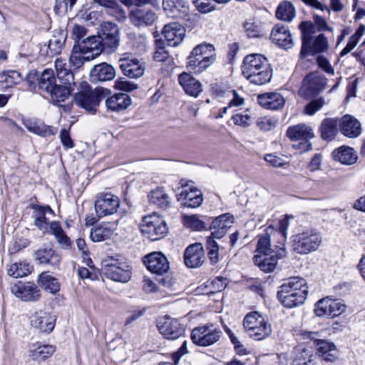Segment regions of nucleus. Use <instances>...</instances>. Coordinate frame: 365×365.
I'll return each mask as SVG.
<instances>
[{
	"label": "nucleus",
	"mask_w": 365,
	"mask_h": 365,
	"mask_svg": "<svg viewBox=\"0 0 365 365\" xmlns=\"http://www.w3.org/2000/svg\"><path fill=\"white\" fill-rule=\"evenodd\" d=\"M293 237V250L300 255L316 251L322 242L321 233L314 229L307 230Z\"/></svg>",
	"instance_id": "0eeeda50"
},
{
	"label": "nucleus",
	"mask_w": 365,
	"mask_h": 365,
	"mask_svg": "<svg viewBox=\"0 0 365 365\" xmlns=\"http://www.w3.org/2000/svg\"><path fill=\"white\" fill-rule=\"evenodd\" d=\"M162 34L170 46H178L185 36V28L178 22H172L164 26Z\"/></svg>",
	"instance_id": "4be33fe9"
},
{
	"label": "nucleus",
	"mask_w": 365,
	"mask_h": 365,
	"mask_svg": "<svg viewBox=\"0 0 365 365\" xmlns=\"http://www.w3.org/2000/svg\"><path fill=\"white\" fill-rule=\"evenodd\" d=\"M74 44L83 51V55H86V61H91L96 58L105 49L101 41L97 36H88L79 43H75Z\"/></svg>",
	"instance_id": "a211bd4d"
},
{
	"label": "nucleus",
	"mask_w": 365,
	"mask_h": 365,
	"mask_svg": "<svg viewBox=\"0 0 365 365\" xmlns=\"http://www.w3.org/2000/svg\"><path fill=\"white\" fill-rule=\"evenodd\" d=\"M178 81L185 92L189 96L197 97L202 91V83L188 73H181L178 76Z\"/></svg>",
	"instance_id": "c85d7f7f"
},
{
	"label": "nucleus",
	"mask_w": 365,
	"mask_h": 365,
	"mask_svg": "<svg viewBox=\"0 0 365 365\" xmlns=\"http://www.w3.org/2000/svg\"><path fill=\"white\" fill-rule=\"evenodd\" d=\"M157 327L160 333L170 340H175L183 336L185 332L184 324H181L178 319L167 315L158 320Z\"/></svg>",
	"instance_id": "f8f14e48"
},
{
	"label": "nucleus",
	"mask_w": 365,
	"mask_h": 365,
	"mask_svg": "<svg viewBox=\"0 0 365 365\" xmlns=\"http://www.w3.org/2000/svg\"><path fill=\"white\" fill-rule=\"evenodd\" d=\"M55 318L51 314L39 311L31 317V324L41 332L50 333L55 327Z\"/></svg>",
	"instance_id": "393cba45"
},
{
	"label": "nucleus",
	"mask_w": 365,
	"mask_h": 365,
	"mask_svg": "<svg viewBox=\"0 0 365 365\" xmlns=\"http://www.w3.org/2000/svg\"><path fill=\"white\" fill-rule=\"evenodd\" d=\"M131 102V98L128 94L117 93L106 99V107L108 110L120 112L128 108Z\"/></svg>",
	"instance_id": "473e14b6"
},
{
	"label": "nucleus",
	"mask_w": 365,
	"mask_h": 365,
	"mask_svg": "<svg viewBox=\"0 0 365 365\" xmlns=\"http://www.w3.org/2000/svg\"><path fill=\"white\" fill-rule=\"evenodd\" d=\"M140 230L144 236L155 241L163 238L167 235L168 228L165 221L153 213L143 218Z\"/></svg>",
	"instance_id": "6e6552de"
},
{
	"label": "nucleus",
	"mask_w": 365,
	"mask_h": 365,
	"mask_svg": "<svg viewBox=\"0 0 365 365\" xmlns=\"http://www.w3.org/2000/svg\"><path fill=\"white\" fill-rule=\"evenodd\" d=\"M73 86L56 84L48 92L52 101L54 103H60L68 99L73 90Z\"/></svg>",
	"instance_id": "ea45409f"
},
{
	"label": "nucleus",
	"mask_w": 365,
	"mask_h": 365,
	"mask_svg": "<svg viewBox=\"0 0 365 365\" xmlns=\"http://www.w3.org/2000/svg\"><path fill=\"white\" fill-rule=\"evenodd\" d=\"M163 7L166 11L177 10L184 14L187 12L189 4L185 0H163Z\"/></svg>",
	"instance_id": "864d4df0"
},
{
	"label": "nucleus",
	"mask_w": 365,
	"mask_h": 365,
	"mask_svg": "<svg viewBox=\"0 0 365 365\" xmlns=\"http://www.w3.org/2000/svg\"><path fill=\"white\" fill-rule=\"evenodd\" d=\"M11 293L24 302H37L41 298V290L33 282H18L11 287Z\"/></svg>",
	"instance_id": "dca6fc26"
},
{
	"label": "nucleus",
	"mask_w": 365,
	"mask_h": 365,
	"mask_svg": "<svg viewBox=\"0 0 365 365\" xmlns=\"http://www.w3.org/2000/svg\"><path fill=\"white\" fill-rule=\"evenodd\" d=\"M31 208L34 210L33 217L34 218V225L43 234H46L51 227V221L46 217V214L54 215V211L49 205H41L38 204H31Z\"/></svg>",
	"instance_id": "6ab92c4d"
},
{
	"label": "nucleus",
	"mask_w": 365,
	"mask_h": 365,
	"mask_svg": "<svg viewBox=\"0 0 365 365\" xmlns=\"http://www.w3.org/2000/svg\"><path fill=\"white\" fill-rule=\"evenodd\" d=\"M327 84V79L318 72L307 74L302 81L299 91L300 96L304 98H312L322 92Z\"/></svg>",
	"instance_id": "9b49d317"
},
{
	"label": "nucleus",
	"mask_w": 365,
	"mask_h": 365,
	"mask_svg": "<svg viewBox=\"0 0 365 365\" xmlns=\"http://www.w3.org/2000/svg\"><path fill=\"white\" fill-rule=\"evenodd\" d=\"M302 34V48L300 55L302 57L308 54L324 53L328 51L329 41L324 34L314 36L315 26L310 21H302L299 25Z\"/></svg>",
	"instance_id": "f03ea898"
},
{
	"label": "nucleus",
	"mask_w": 365,
	"mask_h": 365,
	"mask_svg": "<svg viewBox=\"0 0 365 365\" xmlns=\"http://www.w3.org/2000/svg\"><path fill=\"white\" fill-rule=\"evenodd\" d=\"M243 326L249 336L256 340H262L272 333V327L258 312L247 314L243 320Z\"/></svg>",
	"instance_id": "423d86ee"
},
{
	"label": "nucleus",
	"mask_w": 365,
	"mask_h": 365,
	"mask_svg": "<svg viewBox=\"0 0 365 365\" xmlns=\"http://www.w3.org/2000/svg\"><path fill=\"white\" fill-rule=\"evenodd\" d=\"M277 124V120L269 118L267 117H263L259 118L257 122V126L263 131H269L275 128Z\"/></svg>",
	"instance_id": "69168bd1"
},
{
	"label": "nucleus",
	"mask_w": 365,
	"mask_h": 365,
	"mask_svg": "<svg viewBox=\"0 0 365 365\" xmlns=\"http://www.w3.org/2000/svg\"><path fill=\"white\" fill-rule=\"evenodd\" d=\"M32 266L26 261H20L6 266L7 274L14 278L24 277L32 271Z\"/></svg>",
	"instance_id": "58836bf2"
},
{
	"label": "nucleus",
	"mask_w": 365,
	"mask_h": 365,
	"mask_svg": "<svg viewBox=\"0 0 365 365\" xmlns=\"http://www.w3.org/2000/svg\"><path fill=\"white\" fill-rule=\"evenodd\" d=\"M314 22L312 24L315 26V33L317 31H328L330 32H333V29L328 26L327 21L324 18L319 16L314 15L313 16Z\"/></svg>",
	"instance_id": "338daca9"
},
{
	"label": "nucleus",
	"mask_w": 365,
	"mask_h": 365,
	"mask_svg": "<svg viewBox=\"0 0 365 365\" xmlns=\"http://www.w3.org/2000/svg\"><path fill=\"white\" fill-rule=\"evenodd\" d=\"M259 104L267 109L278 110L282 108L284 103V98L279 93H266L257 97Z\"/></svg>",
	"instance_id": "2f4dec72"
},
{
	"label": "nucleus",
	"mask_w": 365,
	"mask_h": 365,
	"mask_svg": "<svg viewBox=\"0 0 365 365\" xmlns=\"http://www.w3.org/2000/svg\"><path fill=\"white\" fill-rule=\"evenodd\" d=\"M55 351V346L49 344H42L31 349L29 356L33 360L41 361L51 357Z\"/></svg>",
	"instance_id": "37998d69"
},
{
	"label": "nucleus",
	"mask_w": 365,
	"mask_h": 365,
	"mask_svg": "<svg viewBox=\"0 0 365 365\" xmlns=\"http://www.w3.org/2000/svg\"><path fill=\"white\" fill-rule=\"evenodd\" d=\"M68 67L69 66L63 59L57 58L55 61L56 75L60 82L73 86L75 85L74 74Z\"/></svg>",
	"instance_id": "c9c22d12"
},
{
	"label": "nucleus",
	"mask_w": 365,
	"mask_h": 365,
	"mask_svg": "<svg viewBox=\"0 0 365 365\" xmlns=\"http://www.w3.org/2000/svg\"><path fill=\"white\" fill-rule=\"evenodd\" d=\"M110 233V229L106 226L100 225L91 230L90 237L93 242H102L108 239Z\"/></svg>",
	"instance_id": "13d9d810"
},
{
	"label": "nucleus",
	"mask_w": 365,
	"mask_h": 365,
	"mask_svg": "<svg viewBox=\"0 0 365 365\" xmlns=\"http://www.w3.org/2000/svg\"><path fill=\"white\" fill-rule=\"evenodd\" d=\"M330 299H322L317 302L315 304L314 312L318 317H329V306Z\"/></svg>",
	"instance_id": "0e129e2a"
},
{
	"label": "nucleus",
	"mask_w": 365,
	"mask_h": 365,
	"mask_svg": "<svg viewBox=\"0 0 365 365\" xmlns=\"http://www.w3.org/2000/svg\"><path fill=\"white\" fill-rule=\"evenodd\" d=\"M215 61L213 45L202 43L196 46L187 58V67L195 73H200Z\"/></svg>",
	"instance_id": "7ed1b4c3"
},
{
	"label": "nucleus",
	"mask_w": 365,
	"mask_h": 365,
	"mask_svg": "<svg viewBox=\"0 0 365 365\" xmlns=\"http://www.w3.org/2000/svg\"><path fill=\"white\" fill-rule=\"evenodd\" d=\"M182 191L178 194L180 199L184 200L183 205L196 208L203 202L202 192L194 186L192 180H181L179 182Z\"/></svg>",
	"instance_id": "4468645a"
},
{
	"label": "nucleus",
	"mask_w": 365,
	"mask_h": 365,
	"mask_svg": "<svg viewBox=\"0 0 365 365\" xmlns=\"http://www.w3.org/2000/svg\"><path fill=\"white\" fill-rule=\"evenodd\" d=\"M156 19V14L148 9H135L130 13L131 23L138 27L150 26Z\"/></svg>",
	"instance_id": "cd10ccee"
},
{
	"label": "nucleus",
	"mask_w": 365,
	"mask_h": 365,
	"mask_svg": "<svg viewBox=\"0 0 365 365\" xmlns=\"http://www.w3.org/2000/svg\"><path fill=\"white\" fill-rule=\"evenodd\" d=\"M333 158L342 164L351 165L357 160V155L353 148L341 146L332 152Z\"/></svg>",
	"instance_id": "4c0bfd02"
},
{
	"label": "nucleus",
	"mask_w": 365,
	"mask_h": 365,
	"mask_svg": "<svg viewBox=\"0 0 365 365\" xmlns=\"http://www.w3.org/2000/svg\"><path fill=\"white\" fill-rule=\"evenodd\" d=\"M242 72L251 83L258 86L269 82L272 76V71L267 58L259 53H252L245 57Z\"/></svg>",
	"instance_id": "f257e3e1"
},
{
	"label": "nucleus",
	"mask_w": 365,
	"mask_h": 365,
	"mask_svg": "<svg viewBox=\"0 0 365 365\" xmlns=\"http://www.w3.org/2000/svg\"><path fill=\"white\" fill-rule=\"evenodd\" d=\"M184 225L194 230H201L205 227L204 222L196 215L185 216L183 218Z\"/></svg>",
	"instance_id": "e2e57ef3"
},
{
	"label": "nucleus",
	"mask_w": 365,
	"mask_h": 365,
	"mask_svg": "<svg viewBox=\"0 0 365 365\" xmlns=\"http://www.w3.org/2000/svg\"><path fill=\"white\" fill-rule=\"evenodd\" d=\"M325 99L323 97L312 100L304 108V113L309 115H313L319 110L325 104Z\"/></svg>",
	"instance_id": "bf43d9fd"
},
{
	"label": "nucleus",
	"mask_w": 365,
	"mask_h": 365,
	"mask_svg": "<svg viewBox=\"0 0 365 365\" xmlns=\"http://www.w3.org/2000/svg\"><path fill=\"white\" fill-rule=\"evenodd\" d=\"M97 36L99 37L104 48H108L110 51L117 49L119 46V29L116 24L105 21L103 22L98 32Z\"/></svg>",
	"instance_id": "ddd939ff"
},
{
	"label": "nucleus",
	"mask_w": 365,
	"mask_h": 365,
	"mask_svg": "<svg viewBox=\"0 0 365 365\" xmlns=\"http://www.w3.org/2000/svg\"><path fill=\"white\" fill-rule=\"evenodd\" d=\"M91 80L93 82L108 81L115 76V70L110 64L102 63L96 65L90 72Z\"/></svg>",
	"instance_id": "7c9ffc66"
},
{
	"label": "nucleus",
	"mask_w": 365,
	"mask_h": 365,
	"mask_svg": "<svg viewBox=\"0 0 365 365\" xmlns=\"http://www.w3.org/2000/svg\"><path fill=\"white\" fill-rule=\"evenodd\" d=\"M56 77L54 71L51 68L45 69L39 79H38V88L42 92H48L56 85Z\"/></svg>",
	"instance_id": "de8ad7c7"
},
{
	"label": "nucleus",
	"mask_w": 365,
	"mask_h": 365,
	"mask_svg": "<svg viewBox=\"0 0 365 365\" xmlns=\"http://www.w3.org/2000/svg\"><path fill=\"white\" fill-rule=\"evenodd\" d=\"M104 89L103 88H92L86 83L81 84V91L74 96V103L85 109L90 113H96L97 108L103 99Z\"/></svg>",
	"instance_id": "39448f33"
},
{
	"label": "nucleus",
	"mask_w": 365,
	"mask_h": 365,
	"mask_svg": "<svg viewBox=\"0 0 365 365\" xmlns=\"http://www.w3.org/2000/svg\"><path fill=\"white\" fill-rule=\"evenodd\" d=\"M226 278L217 277L210 282H207V287L210 288V293L222 292L227 286Z\"/></svg>",
	"instance_id": "680f3d73"
},
{
	"label": "nucleus",
	"mask_w": 365,
	"mask_h": 365,
	"mask_svg": "<svg viewBox=\"0 0 365 365\" xmlns=\"http://www.w3.org/2000/svg\"><path fill=\"white\" fill-rule=\"evenodd\" d=\"M315 346L319 357L326 361L333 362L339 357V351L335 344L327 340H316Z\"/></svg>",
	"instance_id": "c756f323"
},
{
	"label": "nucleus",
	"mask_w": 365,
	"mask_h": 365,
	"mask_svg": "<svg viewBox=\"0 0 365 365\" xmlns=\"http://www.w3.org/2000/svg\"><path fill=\"white\" fill-rule=\"evenodd\" d=\"M26 127L29 131L44 138L56 133L55 128L46 125L42 122L29 121L26 124Z\"/></svg>",
	"instance_id": "a18cd8bd"
},
{
	"label": "nucleus",
	"mask_w": 365,
	"mask_h": 365,
	"mask_svg": "<svg viewBox=\"0 0 365 365\" xmlns=\"http://www.w3.org/2000/svg\"><path fill=\"white\" fill-rule=\"evenodd\" d=\"M232 120L235 125L242 128H247L252 125L253 117L249 110H237L232 115Z\"/></svg>",
	"instance_id": "3c124183"
},
{
	"label": "nucleus",
	"mask_w": 365,
	"mask_h": 365,
	"mask_svg": "<svg viewBox=\"0 0 365 365\" xmlns=\"http://www.w3.org/2000/svg\"><path fill=\"white\" fill-rule=\"evenodd\" d=\"M66 39V35L63 31H55L48 41V49L50 55L61 53Z\"/></svg>",
	"instance_id": "49530a36"
},
{
	"label": "nucleus",
	"mask_w": 365,
	"mask_h": 365,
	"mask_svg": "<svg viewBox=\"0 0 365 365\" xmlns=\"http://www.w3.org/2000/svg\"><path fill=\"white\" fill-rule=\"evenodd\" d=\"M148 197L150 203L161 209L165 210L170 205V197L163 188H157L152 190Z\"/></svg>",
	"instance_id": "a19ab883"
},
{
	"label": "nucleus",
	"mask_w": 365,
	"mask_h": 365,
	"mask_svg": "<svg viewBox=\"0 0 365 365\" xmlns=\"http://www.w3.org/2000/svg\"><path fill=\"white\" fill-rule=\"evenodd\" d=\"M35 259L38 264L48 265L53 268L59 266L61 262V255L51 247H42L35 252Z\"/></svg>",
	"instance_id": "b1692460"
},
{
	"label": "nucleus",
	"mask_w": 365,
	"mask_h": 365,
	"mask_svg": "<svg viewBox=\"0 0 365 365\" xmlns=\"http://www.w3.org/2000/svg\"><path fill=\"white\" fill-rule=\"evenodd\" d=\"M207 257L212 264L219 262V245L212 237H207L206 243Z\"/></svg>",
	"instance_id": "6e6d98bb"
},
{
	"label": "nucleus",
	"mask_w": 365,
	"mask_h": 365,
	"mask_svg": "<svg viewBox=\"0 0 365 365\" xmlns=\"http://www.w3.org/2000/svg\"><path fill=\"white\" fill-rule=\"evenodd\" d=\"M146 313V308L142 307H133L128 312V317H126L124 325L130 326L134 322L139 320Z\"/></svg>",
	"instance_id": "4d7b16f0"
},
{
	"label": "nucleus",
	"mask_w": 365,
	"mask_h": 365,
	"mask_svg": "<svg viewBox=\"0 0 365 365\" xmlns=\"http://www.w3.org/2000/svg\"><path fill=\"white\" fill-rule=\"evenodd\" d=\"M312 354L307 349H303L301 353L296 356L293 363L294 365H310L312 362Z\"/></svg>",
	"instance_id": "774afa93"
},
{
	"label": "nucleus",
	"mask_w": 365,
	"mask_h": 365,
	"mask_svg": "<svg viewBox=\"0 0 365 365\" xmlns=\"http://www.w3.org/2000/svg\"><path fill=\"white\" fill-rule=\"evenodd\" d=\"M86 55H83V51L76 45L73 44V49L69 58L70 66L73 70L78 69L86 61Z\"/></svg>",
	"instance_id": "5fc2aeb1"
},
{
	"label": "nucleus",
	"mask_w": 365,
	"mask_h": 365,
	"mask_svg": "<svg viewBox=\"0 0 365 365\" xmlns=\"http://www.w3.org/2000/svg\"><path fill=\"white\" fill-rule=\"evenodd\" d=\"M287 289V287H280L277 292V297L283 306L287 308H293L304 302L308 292H304V290H303L289 294Z\"/></svg>",
	"instance_id": "a878e982"
},
{
	"label": "nucleus",
	"mask_w": 365,
	"mask_h": 365,
	"mask_svg": "<svg viewBox=\"0 0 365 365\" xmlns=\"http://www.w3.org/2000/svg\"><path fill=\"white\" fill-rule=\"evenodd\" d=\"M339 120L334 118H325L321 125V137L328 141L332 140L337 134Z\"/></svg>",
	"instance_id": "79ce46f5"
},
{
	"label": "nucleus",
	"mask_w": 365,
	"mask_h": 365,
	"mask_svg": "<svg viewBox=\"0 0 365 365\" xmlns=\"http://www.w3.org/2000/svg\"><path fill=\"white\" fill-rule=\"evenodd\" d=\"M222 332L220 327L211 323L195 327L191 333L192 342L200 346H210L220 341Z\"/></svg>",
	"instance_id": "1a4fd4ad"
},
{
	"label": "nucleus",
	"mask_w": 365,
	"mask_h": 365,
	"mask_svg": "<svg viewBox=\"0 0 365 365\" xmlns=\"http://www.w3.org/2000/svg\"><path fill=\"white\" fill-rule=\"evenodd\" d=\"M46 233L52 235L59 246L63 250L71 248L72 242L58 221H51V227Z\"/></svg>",
	"instance_id": "f704fd0d"
},
{
	"label": "nucleus",
	"mask_w": 365,
	"mask_h": 365,
	"mask_svg": "<svg viewBox=\"0 0 365 365\" xmlns=\"http://www.w3.org/2000/svg\"><path fill=\"white\" fill-rule=\"evenodd\" d=\"M122 73L129 78H138L145 72V66L137 58H121L118 61Z\"/></svg>",
	"instance_id": "412c9836"
},
{
	"label": "nucleus",
	"mask_w": 365,
	"mask_h": 365,
	"mask_svg": "<svg viewBox=\"0 0 365 365\" xmlns=\"http://www.w3.org/2000/svg\"><path fill=\"white\" fill-rule=\"evenodd\" d=\"M257 252L259 254L277 252V250H274L270 248V236L267 233L259 236L257 242Z\"/></svg>",
	"instance_id": "052dcab7"
},
{
	"label": "nucleus",
	"mask_w": 365,
	"mask_h": 365,
	"mask_svg": "<svg viewBox=\"0 0 365 365\" xmlns=\"http://www.w3.org/2000/svg\"><path fill=\"white\" fill-rule=\"evenodd\" d=\"M341 133L349 138H356L361 133L360 122L350 115H345L339 120Z\"/></svg>",
	"instance_id": "bb28decb"
},
{
	"label": "nucleus",
	"mask_w": 365,
	"mask_h": 365,
	"mask_svg": "<svg viewBox=\"0 0 365 365\" xmlns=\"http://www.w3.org/2000/svg\"><path fill=\"white\" fill-rule=\"evenodd\" d=\"M143 263L152 273L163 275L170 270V264L167 257L161 252L150 253L143 259Z\"/></svg>",
	"instance_id": "f3484780"
},
{
	"label": "nucleus",
	"mask_w": 365,
	"mask_h": 365,
	"mask_svg": "<svg viewBox=\"0 0 365 365\" xmlns=\"http://www.w3.org/2000/svg\"><path fill=\"white\" fill-rule=\"evenodd\" d=\"M102 272L104 275L115 282L126 283L132 277L131 267L123 259L108 257L102 262Z\"/></svg>",
	"instance_id": "20e7f679"
},
{
	"label": "nucleus",
	"mask_w": 365,
	"mask_h": 365,
	"mask_svg": "<svg viewBox=\"0 0 365 365\" xmlns=\"http://www.w3.org/2000/svg\"><path fill=\"white\" fill-rule=\"evenodd\" d=\"M270 38L273 43L284 49L291 48L293 45V39L287 26L276 24L271 32Z\"/></svg>",
	"instance_id": "aec40b11"
},
{
	"label": "nucleus",
	"mask_w": 365,
	"mask_h": 365,
	"mask_svg": "<svg viewBox=\"0 0 365 365\" xmlns=\"http://www.w3.org/2000/svg\"><path fill=\"white\" fill-rule=\"evenodd\" d=\"M287 135L292 140L302 141L310 140L314 137V133L311 127L306 124H298L288 128Z\"/></svg>",
	"instance_id": "72a5a7b5"
},
{
	"label": "nucleus",
	"mask_w": 365,
	"mask_h": 365,
	"mask_svg": "<svg viewBox=\"0 0 365 365\" xmlns=\"http://www.w3.org/2000/svg\"><path fill=\"white\" fill-rule=\"evenodd\" d=\"M276 248L277 249V252L255 255L253 257L255 264L264 272H273L276 268L278 259L286 255V250L282 244L281 247L277 246Z\"/></svg>",
	"instance_id": "2eb2a0df"
},
{
	"label": "nucleus",
	"mask_w": 365,
	"mask_h": 365,
	"mask_svg": "<svg viewBox=\"0 0 365 365\" xmlns=\"http://www.w3.org/2000/svg\"><path fill=\"white\" fill-rule=\"evenodd\" d=\"M233 221V216L230 213H225L215 218L210 224V229H221L227 231Z\"/></svg>",
	"instance_id": "603ef678"
},
{
	"label": "nucleus",
	"mask_w": 365,
	"mask_h": 365,
	"mask_svg": "<svg viewBox=\"0 0 365 365\" xmlns=\"http://www.w3.org/2000/svg\"><path fill=\"white\" fill-rule=\"evenodd\" d=\"M23 76L17 71L8 70L0 72V90L4 91L20 83Z\"/></svg>",
	"instance_id": "e433bc0d"
},
{
	"label": "nucleus",
	"mask_w": 365,
	"mask_h": 365,
	"mask_svg": "<svg viewBox=\"0 0 365 365\" xmlns=\"http://www.w3.org/2000/svg\"><path fill=\"white\" fill-rule=\"evenodd\" d=\"M38 282L46 291L55 294L60 290V284L56 278L43 272L38 276Z\"/></svg>",
	"instance_id": "c03bdc74"
},
{
	"label": "nucleus",
	"mask_w": 365,
	"mask_h": 365,
	"mask_svg": "<svg viewBox=\"0 0 365 365\" xmlns=\"http://www.w3.org/2000/svg\"><path fill=\"white\" fill-rule=\"evenodd\" d=\"M295 14L294 6L289 1L280 4L276 11V17L284 21H291L295 17Z\"/></svg>",
	"instance_id": "09e8293b"
},
{
	"label": "nucleus",
	"mask_w": 365,
	"mask_h": 365,
	"mask_svg": "<svg viewBox=\"0 0 365 365\" xmlns=\"http://www.w3.org/2000/svg\"><path fill=\"white\" fill-rule=\"evenodd\" d=\"M204 261L205 252L200 243L190 245L185 249L184 262L187 267H198L203 264Z\"/></svg>",
	"instance_id": "5701e85b"
},
{
	"label": "nucleus",
	"mask_w": 365,
	"mask_h": 365,
	"mask_svg": "<svg viewBox=\"0 0 365 365\" xmlns=\"http://www.w3.org/2000/svg\"><path fill=\"white\" fill-rule=\"evenodd\" d=\"M120 205L119 197L110 192H99L95 200L94 207L98 218L114 215Z\"/></svg>",
	"instance_id": "9d476101"
},
{
	"label": "nucleus",
	"mask_w": 365,
	"mask_h": 365,
	"mask_svg": "<svg viewBox=\"0 0 365 365\" xmlns=\"http://www.w3.org/2000/svg\"><path fill=\"white\" fill-rule=\"evenodd\" d=\"M280 287H287V292L289 294H294L298 291L308 292V287L304 279L299 277H291L284 282Z\"/></svg>",
	"instance_id": "8fccbe9b"
}]
</instances>
